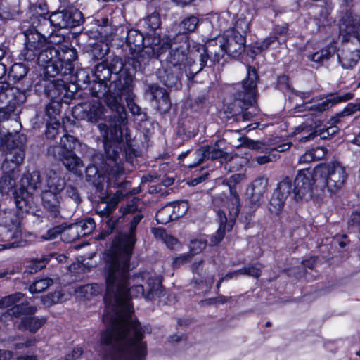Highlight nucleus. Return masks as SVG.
I'll return each mask as SVG.
<instances>
[{"label":"nucleus","instance_id":"1","mask_svg":"<svg viewBox=\"0 0 360 360\" xmlns=\"http://www.w3.org/2000/svg\"><path fill=\"white\" fill-rule=\"evenodd\" d=\"M129 195L131 199L122 203L119 215L115 218L120 227H127V231L119 230L114 236L110 247L103 252L105 292L103 301L107 307L112 306L116 313H131L129 302L130 296L131 259L137 242L136 231L144 216L139 208L141 198Z\"/></svg>","mask_w":360,"mask_h":360},{"label":"nucleus","instance_id":"2","mask_svg":"<svg viewBox=\"0 0 360 360\" xmlns=\"http://www.w3.org/2000/svg\"><path fill=\"white\" fill-rule=\"evenodd\" d=\"M229 186V194L222 193L212 198L214 210L217 212L219 226L211 242L217 245L224 239L226 232L232 230L240 210V200L236 191L235 176H231Z\"/></svg>","mask_w":360,"mask_h":360},{"label":"nucleus","instance_id":"3","mask_svg":"<svg viewBox=\"0 0 360 360\" xmlns=\"http://www.w3.org/2000/svg\"><path fill=\"white\" fill-rule=\"evenodd\" d=\"M120 174L121 176L122 175V168L120 167H116L110 173V177L108 181V186L118 188V190L115 192L109 200L105 202L106 205L103 210L101 211V216L105 217L107 220L105 229H103L96 236V240H105L116 229H119L120 230L123 229V227H120V224L116 221L115 217L112 216V213L118 203L124 199V197L138 194L141 191V186L131 188V181L122 180L120 179Z\"/></svg>","mask_w":360,"mask_h":360},{"label":"nucleus","instance_id":"4","mask_svg":"<svg viewBox=\"0 0 360 360\" xmlns=\"http://www.w3.org/2000/svg\"><path fill=\"white\" fill-rule=\"evenodd\" d=\"M39 9L41 13H39L35 8L30 17L31 26L25 28L27 26L23 25L22 27L26 41L25 47L22 50L20 56L27 61L35 60L39 49L45 45L46 35H51L56 30L52 13L47 16V13H45L40 6Z\"/></svg>","mask_w":360,"mask_h":360},{"label":"nucleus","instance_id":"5","mask_svg":"<svg viewBox=\"0 0 360 360\" xmlns=\"http://www.w3.org/2000/svg\"><path fill=\"white\" fill-rule=\"evenodd\" d=\"M113 83L114 80L108 85L107 82L96 79L90 83L89 91L93 96L103 98L108 109L115 113L109 121L111 135H128L122 129L127 123V112L122 104V94L126 92L115 90Z\"/></svg>","mask_w":360,"mask_h":360},{"label":"nucleus","instance_id":"6","mask_svg":"<svg viewBox=\"0 0 360 360\" xmlns=\"http://www.w3.org/2000/svg\"><path fill=\"white\" fill-rule=\"evenodd\" d=\"M15 136H0L1 146L4 153L5 158L1 165L2 176L0 187L2 192H13L16 186V180L19 176V167L23 162L25 150L22 141L16 142L11 138Z\"/></svg>","mask_w":360,"mask_h":360},{"label":"nucleus","instance_id":"7","mask_svg":"<svg viewBox=\"0 0 360 360\" xmlns=\"http://www.w3.org/2000/svg\"><path fill=\"white\" fill-rule=\"evenodd\" d=\"M258 79L255 68H248V76L242 82L241 89L235 94L233 102L228 104L220 113L222 119L229 120L237 117V120L242 117L243 120H250L254 112H246L250 107H252L256 103L257 80Z\"/></svg>","mask_w":360,"mask_h":360},{"label":"nucleus","instance_id":"8","mask_svg":"<svg viewBox=\"0 0 360 360\" xmlns=\"http://www.w3.org/2000/svg\"><path fill=\"white\" fill-rule=\"evenodd\" d=\"M340 33L346 42L338 53L343 68H352L360 59V16L347 13L340 23Z\"/></svg>","mask_w":360,"mask_h":360},{"label":"nucleus","instance_id":"9","mask_svg":"<svg viewBox=\"0 0 360 360\" xmlns=\"http://www.w3.org/2000/svg\"><path fill=\"white\" fill-rule=\"evenodd\" d=\"M105 152L108 160L112 162V165L110 164L107 165L106 172L107 176L102 174L98 167L91 163L85 169V177L86 181L88 184H92L95 189V194L100 198L101 202H107L112 196L118 188L114 186H108V181L110 173L112 169L116 167L122 168V175L120 176V179L123 181H127L125 176V171L122 164L117 162V160L119 158V153L117 150L112 149V154L110 153V149L105 147Z\"/></svg>","mask_w":360,"mask_h":360},{"label":"nucleus","instance_id":"10","mask_svg":"<svg viewBox=\"0 0 360 360\" xmlns=\"http://www.w3.org/2000/svg\"><path fill=\"white\" fill-rule=\"evenodd\" d=\"M65 188V179L59 173L50 170L46 176V185L40 194L42 207L48 218H61L63 200L61 193Z\"/></svg>","mask_w":360,"mask_h":360},{"label":"nucleus","instance_id":"11","mask_svg":"<svg viewBox=\"0 0 360 360\" xmlns=\"http://www.w3.org/2000/svg\"><path fill=\"white\" fill-rule=\"evenodd\" d=\"M41 178L37 169L30 172L27 170L20 180V187L13 191V198L16 207L22 212L39 216V210L34 202L33 193L41 188Z\"/></svg>","mask_w":360,"mask_h":360},{"label":"nucleus","instance_id":"12","mask_svg":"<svg viewBox=\"0 0 360 360\" xmlns=\"http://www.w3.org/2000/svg\"><path fill=\"white\" fill-rule=\"evenodd\" d=\"M177 39L181 40L179 45H177L175 42L169 44L161 41V44L167 47L162 54L168 49H170L169 56L167 58L168 65L176 70L184 71L187 79L191 81L196 74H191V75L190 77L188 72L193 65H195V67H199V63H196L193 60V57L196 58V54L189 53V44L186 35L179 34L174 40Z\"/></svg>","mask_w":360,"mask_h":360},{"label":"nucleus","instance_id":"13","mask_svg":"<svg viewBox=\"0 0 360 360\" xmlns=\"http://www.w3.org/2000/svg\"><path fill=\"white\" fill-rule=\"evenodd\" d=\"M315 173L319 179L317 181L321 191L327 188L330 193H335L340 189L348 176L345 167L337 160L318 165L315 167Z\"/></svg>","mask_w":360,"mask_h":360},{"label":"nucleus","instance_id":"14","mask_svg":"<svg viewBox=\"0 0 360 360\" xmlns=\"http://www.w3.org/2000/svg\"><path fill=\"white\" fill-rule=\"evenodd\" d=\"M127 44L130 50L141 56L147 55L149 58H158L167 49L161 44V39L156 34L143 37L136 30H130L127 36Z\"/></svg>","mask_w":360,"mask_h":360},{"label":"nucleus","instance_id":"15","mask_svg":"<svg viewBox=\"0 0 360 360\" xmlns=\"http://www.w3.org/2000/svg\"><path fill=\"white\" fill-rule=\"evenodd\" d=\"M26 101L24 91L17 87L11 86L6 82H0V103L6 106L0 107V122L7 120L12 115H16L17 106Z\"/></svg>","mask_w":360,"mask_h":360},{"label":"nucleus","instance_id":"16","mask_svg":"<svg viewBox=\"0 0 360 360\" xmlns=\"http://www.w3.org/2000/svg\"><path fill=\"white\" fill-rule=\"evenodd\" d=\"M179 164L184 168H188L194 173L199 171L201 174L196 177L192 176L188 183L191 186H196L205 180L209 175L207 172H204L205 166L202 165L207 160L206 155L202 146L195 150H187L178 156Z\"/></svg>","mask_w":360,"mask_h":360},{"label":"nucleus","instance_id":"17","mask_svg":"<svg viewBox=\"0 0 360 360\" xmlns=\"http://www.w3.org/2000/svg\"><path fill=\"white\" fill-rule=\"evenodd\" d=\"M106 108L99 101H94L90 103H84L75 106L73 110V114L77 118L82 120H87L91 122L96 121L98 118L106 120L108 117V124L105 123H100L97 125L101 133H105V135H111L110 126V120L113 119L115 113L110 115H106Z\"/></svg>","mask_w":360,"mask_h":360},{"label":"nucleus","instance_id":"18","mask_svg":"<svg viewBox=\"0 0 360 360\" xmlns=\"http://www.w3.org/2000/svg\"><path fill=\"white\" fill-rule=\"evenodd\" d=\"M202 53H196L195 57L198 58L199 67L193 65L191 68L188 72L190 77L191 74H198L207 65L211 67L215 63H219L224 55L227 54L224 42H223L221 37L210 40L202 48Z\"/></svg>","mask_w":360,"mask_h":360},{"label":"nucleus","instance_id":"19","mask_svg":"<svg viewBox=\"0 0 360 360\" xmlns=\"http://www.w3.org/2000/svg\"><path fill=\"white\" fill-rule=\"evenodd\" d=\"M319 180L315 173V167L300 169L294 179L295 185V201L302 200L307 194L311 197L314 191H321V186L318 183Z\"/></svg>","mask_w":360,"mask_h":360},{"label":"nucleus","instance_id":"20","mask_svg":"<svg viewBox=\"0 0 360 360\" xmlns=\"http://www.w3.org/2000/svg\"><path fill=\"white\" fill-rule=\"evenodd\" d=\"M295 185L288 176H283L277 184L269 200V210L272 214L278 215L283 210L285 200L291 197L295 200Z\"/></svg>","mask_w":360,"mask_h":360},{"label":"nucleus","instance_id":"21","mask_svg":"<svg viewBox=\"0 0 360 360\" xmlns=\"http://www.w3.org/2000/svg\"><path fill=\"white\" fill-rule=\"evenodd\" d=\"M16 208L17 210L15 212L0 210V226L7 228V231L10 233V242L22 240L24 242V247L27 243V240L22 239L21 223L23 219V214L28 213L20 210L17 207Z\"/></svg>","mask_w":360,"mask_h":360},{"label":"nucleus","instance_id":"22","mask_svg":"<svg viewBox=\"0 0 360 360\" xmlns=\"http://www.w3.org/2000/svg\"><path fill=\"white\" fill-rule=\"evenodd\" d=\"M354 94L352 92H347L342 94L337 93L328 94L324 98H315L310 103L304 105L305 109L317 112H324L338 103L346 102L354 98Z\"/></svg>","mask_w":360,"mask_h":360},{"label":"nucleus","instance_id":"23","mask_svg":"<svg viewBox=\"0 0 360 360\" xmlns=\"http://www.w3.org/2000/svg\"><path fill=\"white\" fill-rule=\"evenodd\" d=\"M52 20L55 22L56 29L75 27L84 21L82 13L75 7L53 12Z\"/></svg>","mask_w":360,"mask_h":360},{"label":"nucleus","instance_id":"24","mask_svg":"<svg viewBox=\"0 0 360 360\" xmlns=\"http://www.w3.org/2000/svg\"><path fill=\"white\" fill-rule=\"evenodd\" d=\"M141 68V62L139 59L129 57L124 60V69L120 78L114 80L113 86L115 90L129 93L132 90V83L135 72Z\"/></svg>","mask_w":360,"mask_h":360},{"label":"nucleus","instance_id":"25","mask_svg":"<svg viewBox=\"0 0 360 360\" xmlns=\"http://www.w3.org/2000/svg\"><path fill=\"white\" fill-rule=\"evenodd\" d=\"M57 57V49L48 46L45 40V45L39 49L35 58H37V63L46 70L47 74L54 77L59 72Z\"/></svg>","mask_w":360,"mask_h":360},{"label":"nucleus","instance_id":"26","mask_svg":"<svg viewBox=\"0 0 360 360\" xmlns=\"http://www.w3.org/2000/svg\"><path fill=\"white\" fill-rule=\"evenodd\" d=\"M283 136H274V143H270L264 147V152L268 155H259L256 158L259 165H264L272 161H276L280 158L278 153L287 151L292 143L288 139H281Z\"/></svg>","mask_w":360,"mask_h":360},{"label":"nucleus","instance_id":"27","mask_svg":"<svg viewBox=\"0 0 360 360\" xmlns=\"http://www.w3.org/2000/svg\"><path fill=\"white\" fill-rule=\"evenodd\" d=\"M146 94L150 96L153 105L160 113H166L170 110L171 103L166 90L157 84H146Z\"/></svg>","mask_w":360,"mask_h":360},{"label":"nucleus","instance_id":"28","mask_svg":"<svg viewBox=\"0 0 360 360\" xmlns=\"http://www.w3.org/2000/svg\"><path fill=\"white\" fill-rule=\"evenodd\" d=\"M227 51V55L236 58L245 49V37L236 30H227L221 37Z\"/></svg>","mask_w":360,"mask_h":360},{"label":"nucleus","instance_id":"29","mask_svg":"<svg viewBox=\"0 0 360 360\" xmlns=\"http://www.w3.org/2000/svg\"><path fill=\"white\" fill-rule=\"evenodd\" d=\"M57 63L59 66L58 75H72L75 68L74 62L77 57L76 50L63 45L57 49Z\"/></svg>","mask_w":360,"mask_h":360},{"label":"nucleus","instance_id":"30","mask_svg":"<svg viewBox=\"0 0 360 360\" xmlns=\"http://www.w3.org/2000/svg\"><path fill=\"white\" fill-rule=\"evenodd\" d=\"M58 158L67 170L78 176H82L83 162L76 155L73 149L68 148L64 143L60 146L58 151Z\"/></svg>","mask_w":360,"mask_h":360},{"label":"nucleus","instance_id":"31","mask_svg":"<svg viewBox=\"0 0 360 360\" xmlns=\"http://www.w3.org/2000/svg\"><path fill=\"white\" fill-rule=\"evenodd\" d=\"M184 72L176 70L169 65L165 69H159L157 75L159 80L168 88H178L181 86L180 78Z\"/></svg>","mask_w":360,"mask_h":360},{"label":"nucleus","instance_id":"32","mask_svg":"<svg viewBox=\"0 0 360 360\" xmlns=\"http://www.w3.org/2000/svg\"><path fill=\"white\" fill-rule=\"evenodd\" d=\"M103 139V142L108 139H113L117 141H122L124 138L126 140V142L124 145V151L125 154L126 161L129 163L132 164L134 159L141 155V150L139 148V146L138 144L134 143V139L136 136H102Z\"/></svg>","mask_w":360,"mask_h":360},{"label":"nucleus","instance_id":"33","mask_svg":"<svg viewBox=\"0 0 360 360\" xmlns=\"http://www.w3.org/2000/svg\"><path fill=\"white\" fill-rule=\"evenodd\" d=\"M47 322V317L44 316L30 315L22 316L18 325V328L22 331H28L30 333H36Z\"/></svg>","mask_w":360,"mask_h":360},{"label":"nucleus","instance_id":"34","mask_svg":"<svg viewBox=\"0 0 360 360\" xmlns=\"http://www.w3.org/2000/svg\"><path fill=\"white\" fill-rule=\"evenodd\" d=\"M226 144L224 139H219L215 141L214 145H205L202 148L207 160L227 159L229 155Z\"/></svg>","mask_w":360,"mask_h":360},{"label":"nucleus","instance_id":"35","mask_svg":"<svg viewBox=\"0 0 360 360\" xmlns=\"http://www.w3.org/2000/svg\"><path fill=\"white\" fill-rule=\"evenodd\" d=\"M176 207L174 206L172 210L170 207H163L160 209L155 214V220L158 224L165 225L167 223L179 219L186 214L187 207L181 213L175 214Z\"/></svg>","mask_w":360,"mask_h":360},{"label":"nucleus","instance_id":"36","mask_svg":"<svg viewBox=\"0 0 360 360\" xmlns=\"http://www.w3.org/2000/svg\"><path fill=\"white\" fill-rule=\"evenodd\" d=\"M245 156L238 154H233L229 157L226 163V167L231 172L240 171L244 167L248 165L250 162V157L247 152H245Z\"/></svg>","mask_w":360,"mask_h":360},{"label":"nucleus","instance_id":"37","mask_svg":"<svg viewBox=\"0 0 360 360\" xmlns=\"http://www.w3.org/2000/svg\"><path fill=\"white\" fill-rule=\"evenodd\" d=\"M54 254L49 253L43 255L40 258L32 259L27 265L25 272L28 274H35L42 269L45 268L51 259L54 257Z\"/></svg>","mask_w":360,"mask_h":360},{"label":"nucleus","instance_id":"38","mask_svg":"<svg viewBox=\"0 0 360 360\" xmlns=\"http://www.w3.org/2000/svg\"><path fill=\"white\" fill-rule=\"evenodd\" d=\"M11 311L15 318H18L21 316L34 315L37 311V308L34 305H30L27 302H24L20 304L15 303L11 307Z\"/></svg>","mask_w":360,"mask_h":360},{"label":"nucleus","instance_id":"39","mask_svg":"<svg viewBox=\"0 0 360 360\" xmlns=\"http://www.w3.org/2000/svg\"><path fill=\"white\" fill-rule=\"evenodd\" d=\"M73 224V228L75 227L77 229V237L91 234L96 227L94 219L91 217H86Z\"/></svg>","mask_w":360,"mask_h":360},{"label":"nucleus","instance_id":"40","mask_svg":"<svg viewBox=\"0 0 360 360\" xmlns=\"http://www.w3.org/2000/svg\"><path fill=\"white\" fill-rule=\"evenodd\" d=\"M251 20L250 15L248 11H244L237 15V20L235 22L234 27L232 30L242 33L245 37L250 29V22Z\"/></svg>","mask_w":360,"mask_h":360},{"label":"nucleus","instance_id":"41","mask_svg":"<svg viewBox=\"0 0 360 360\" xmlns=\"http://www.w3.org/2000/svg\"><path fill=\"white\" fill-rule=\"evenodd\" d=\"M269 184L268 178L265 176L257 177L251 184L247 188V191L256 193L257 195L264 197V194L267 191V186Z\"/></svg>","mask_w":360,"mask_h":360},{"label":"nucleus","instance_id":"42","mask_svg":"<svg viewBox=\"0 0 360 360\" xmlns=\"http://www.w3.org/2000/svg\"><path fill=\"white\" fill-rule=\"evenodd\" d=\"M53 283V279L49 277H37L29 286V292L32 294L40 293L46 290Z\"/></svg>","mask_w":360,"mask_h":360},{"label":"nucleus","instance_id":"43","mask_svg":"<svg viewBox=\"0 0 360 360\" xmlns=\"http://www.w3.org/2000/svg\"><path fill=\"white\" fill-rule=\"evenodd\" d=\"M73 224H68L66 222H63L48 229L46 232L42 235L41 238L44 240H53L61 233H63L65 231L73 229Z\"/></svg>","mask_w":360,"mask_h":360},{"label":"nucleus","instance_id":"44","mask_svg":"<svg viewBox=\"0 0 360 360\" xmlns=\"http://www.w3.org/2000/svg\"><path fill=\"white\" fill-rule=\"evenodd\" d=\"M28 72V68L23 63H15L10 68L8 77L14 82L20 81Z\"/></svg>","mask_w":360,"mask_h":360},{"label":"nucleus","instance_id":"45","mask_svg":"<svg viewBox=\"0 0 360 360\" xmlns=\"http://www.w3.org/2000/svg\"><path fill=\"white\" fill-rule=\"evenodd\" d=\"M94 76L96 79L107 82L112 75L110 70L106 63L102 62L94 68Z\"/></svg>","mask_w":360,"mask_h":360},{"label":"nucleus","instance_id":"46","mask_svg":"<svg viewBox=\"0 0 360 360\" xmlns=\"http://www.w3.org/2000/svg\"><path fill=\"white\" fill-rule=\"evenodd\" d=\"M264 196L257 195L256 193L246 190L245 202L249 207V212H254L263 202Z\"/></svg>","mask_w":360,"mask_h":360},{"label":"nucleus","instance_id":"47","mask_svg":"<svg viewBox=\"0 0 360 360\" xmlns=\"http://www.w3.org/2000/svg\"><path fill=\"white\" fill-rule=\"evenodd\" d=\"M108 66L112 74H114V80H117L120 78L122 73L124 72V61L123 62L120 57L115 56L110 60Z\"/></svg>","mask_w":360,"mask_h":360},{"label":"nucleus","instance_id":"48","mask_svg":"<svg viewBox=\"0 0 360 360\" xmlns=\"http://www.w3.org/2000/svg\"><path fill=\"white\" fill-rule=\"evenodd\" d=\"M231 300V297H226L221 294H219L217 297L206 298L200 302L202 307L223 304Z\"/></svg>","mask_w":360,"mask_h":360},{"label":"nucleus","instance_id":"49","mask_svg":"<svg viewBox=\"0 0 360 360\" xmlns=\"http://www.w3.org/2000/svg\"><path fill=\"white\" fill-rule=\"evenodd\" d=\"M238 141H240L242 147L248 149L259 150L265 146L264 143L262 141L250 139L248 136H239Z\"/></svg>","mask_w":360,"mask_h":360},{"label":"nucleus","instance_id":"50","mask_svg":"<svg viewBox=\"0 0 360 360\" xmlns=\"http://www.w3.org/2000/svg\"><path fill=\"white\" fill-rule=\"evenodd\" d=\"M333 51L330 48H327L309 55L308 58L311 61L321 64L323 60H328L333 55Z\"/></svg>","mask_w":360,"mask_h":360},{"label":"nucleus","instance_id":"51","mask_svg":"<svg viewBox=\"0 0 360 360\" xmlns=\"http://www.w3.org/2000/svg\"><path fill=\"white\" fill-rule=\"evenodd\" d=\"M198 24V18L195 16H190L185 18L179 25L180 30L184 32H193Z\"/></svg>","mask_w":360,"mask_h":360},{"label":"nucleus","instance_id":"52","mask_svg":"<svg viewBox=\"0 0 360 360\" xmlns=\"http://www.w3.org/2000/svg\"><path fill=\"white\" fill-rule=\"evenodd\" d=\"M144 22L147 28L155 30L159 28L161 24L160 15L156 12H153L144 20Z\"/></svg>","mask_w":360,"mask_h":360},{"label":"nucleus","instance_id":"53","mask_svg":"<svg viewBox=\"0 0 360 360\" xmlns=\"http://www.w3.org/2000/svg\"><path fill=\"white\" fill-rule=\"evenodd\" d=\"M237 272L238 275H246L256 278L262 275L261 269L253 264L237 269Z\"/></svg>","mask_w":360,"mask_h":360},{"label":"nucleus","instance_id":"54","mask_svg":"<svg viewBox=\"0 0 360 360\" xmlns=\"http://www.w3.org/2000/svg\"><path fill=\"white\" fill-rule=\"evenodd\" d=\"M22 293L18 292L1 299L0 309H4L14 304L15 302L18 301Z\"/></svg>","mask_w":360,"mask_h":360},{"label":"nucleus","instance_id":"55","mask_svg":"<svg viewBox=\"0 0 360 360\" xmlns=\"http://www.w3.org/2000/svg\"><path fill=\"white\" fill-rule=\"evenodd\" d=\"M65 194L67 197L72 199L75 203L79 204L81 202L82 199L79 193V191L77 188L72 185H66L65 184Z\"/></svg>","mask_w":360,"mask_h":360},{"label":"nucleus","instance_id":"56","mask_svg":"<svg viewBox=\"0 0 360 360\" xmlns=\"http://www.w3.org/2000/svg\"><path fill=\"white\" fill-rule=\"evenodd\" d=\"M60 122L55 120L51 119L46 124V135H57L60 133Z\"/></svg>","mask_w":360,"mask_h":360},{"label":"nucleus","instance_id":"57","mask_svg":"<svg viewBox=\"0 0 360 360\" xmlns=\"http://www.w3.org/2000/svg\"><path fill=\"white\" fill-rule=\"evenodd\" d=\"M130 92L131 91L127 93V94H129L128 97L126 98L128 108L133 115H141V108L134 102L133 96L131 94H130ZM124 94L125 93H124L123 94Z\"/></svg>","mask_w":360,"mask_h":360},{"label":"nucleus","instance_id":"58","mask_svg":"<svg viewBox=\"0 0 360 360\" xmlns=\"http://www.w3.org/2000/svg\"><path fill=\"white\" fill-rule=\"evenodd\" d=\"M349 226H354L358 229L359 239L360 240V210L354 211L348 220Z\"/></svg>","mask_w":360,"mask_h":360},{"label":"nucleus","instance_id":"59","mask_svg":"<svg viewBox=\"0 0 360 360\" xmlns=\"http://www.w3.org/2000/svg\"><path fill=\"white\" fill-rule=\"evenodd\" d=\"M15 274L14 267L9 265L4 261L0 262V278H4L8 275Z\"/></svg>","mask_w":360,"mask_h":360},{"label":"nucleus","instance_id":"60","mask_svg":"<svg viewBox=\"0 0 360 360\" xmlns=\"http://www.w3.org/2000/svg\"><path fill=\"white\" fill-rule=\"evenodd\" d=\"M311 149L315 161L321 160L328 153V149L323 146H317Z\"/></svg>","mask_w":360,"mask_h":360},{"label":"nucleus","instance_id":"61","mask_svg":"<svg viewBox=\"0 0 360 360\" xmlns=\"http://www.w3.org/2000/svg\"><path fill=\"white\" fill-rule=\"evenodd\" d=\"M358 112L356 103H350L343 109L342 111L339 112V116H349Z\"/></svg>","mask_w":360,"mask_h":360},{"label":"nucleus","instance_id":"62","mask_svg":"<svg viewBox=\"0 0 360 360\" xmlns=\"http://www.w3.org/2000/svg\"><path fill=\"white\" fill-rule=\"evenodd\" d=\"M203 259L194 262L191 266L192 272L195 274L202 276L203 274Z\"/></svg>","mask_w":360,"mask_h":360},{"label":"nucleus","instance_id":"63","mask_svg":"<svg viewBox=\"0 0 360 360\" xmlns=\"http://www.w3.org/2000/svg\"><path fill=\"white\" fill-rule=\"evenodd\" d=\"M191 259V255L188 253H185L180 255L178 257H176L174 259L173 264L175 267H179L181 265L185 264Z\"/></svg>","mask_w":360,"mask_h":360},{"label":"nucleus","instance_id":"64","mask_svg":"<svg viewBox=\"0 0 360 360\" xmlns=\"http://www.w3.org/2000/svg\"><path fill=\"white\" fill-rule=\"evenodd\" d=\"M314 161L315 160L311 148L307 150L302 155L300 156L299 160L300 163H309Z\"/></svg>","mask_w":360,"mask_h":360}]
</instances>
